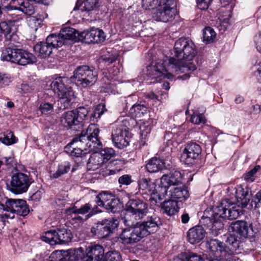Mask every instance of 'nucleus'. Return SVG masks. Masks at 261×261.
Instances as JSON below:
<instances>
[{
	"mask_svg": "<svg viewBox=\"0 0 261 261\" xmlns=\"http://www.w3.org/2000/svg\"><path fill=\"white\" fill-rule=\"evenodd\" d=\"M174 57L167 58L165 63H168V68L171 72L177 74L184 73L183 75L178 76V79L187 80L190 77V74L196 69L192 63L185 61L192 60L196 55L195 45L189 38H180L174 43Z\"/></svg>",
	"mask_w": 261,
	"mask_h": 261,
	"instance_id": "1",
	"label": "nucleus"
},
{
	"mask_svg": "<svg viewBox=\"0 0 261 261\" xmlns=\"http://www.w3.org/2000/svg\"><path fill=\"white\" fill-rule=\"evenodd\" d=\"M229 199L222 200L220 204L214 208L212 217L202 218L200 222L211 231L214 236H217L223 228V221L227 218L229 220L236 219L242 214L241 206L233 205L230 207Z\"/></svg>",
	"mask_w": 261,
	"mask_h": 261,
	"instance_id": "2",
	"label": "nucleus"
},
{
	"mask_svg": "<svg viewBox=\"0 0 261 261\" xmlns=\"http://www.w3.org/2000/svg\"><path fill=\"white\" fill-rule=\"evenodd\" d=\"M99 129L95 124H90L84 134L83 132L65 147V152L71 156L79 157L86 153L85 147L88 145L91 150L96 151L102 148V143L98 137Z\"/></svg>",
	"mask_w": 261,
	"mask_h": 261,
	"instance_id": "3",
	"label": "nucleus"
},
{
	"mask_svg": "<svg viewBox=\"0 0 261 261\" xmlns=\"http://www.w3.org/2000/svg\"><path fill=\"white\" fill-rule=\"evenodd\" d=\"M68 80L65 77L56 78L50 84L54 92L59 97L58 109H65L69 108L75 98L74 92L67 85Z\"/></svg>",
	"mask_w": 261,
	"mask_h": 261,
	"instance_id": "4",
	"label": "nucleus"
},
{
	"mask_svg": "<svg viewBox=\"0 0 261 261\" xmlns=\"http://www.w3.org/2000/svg\"><path fill=\"white\" fill-rule=\"evenodd\" d=\"M126 211V216L123 220L126 226H134L138 221L144 219L151 214L148 204L139 199H130Z\"/></svg>",
	"mask_w": 261,
	"mask_h": 261,
	"instance_id": "5",
	"label": "nucleus"
},
{
	"mask_svg": "<svg viewBox=\"0 0 261 261\" xmlns=\"http://www.w3.org/2000/svg\"><path fill=\"white\" fill-rule=\"evenodd\" d=\"M127 117H120L113 124L112 139L115 147L123 149L129 145L130 134L128 131Z\"/></svg>",
	"mask_w": 261,
	"mask_h": 261,
	"instance_id": "6",
	"label": "nucleus"
},
{
	"mask_svg": "<svg viewBox=\"0 0 261 261\" xmlns=\"http://www.w3.org/2000/svg\"><path fill=\"white\" fill-rule=\"evenodd\" d=\"M1 59L18 65L25 66L37 62L36 57L25 50L11 46L4 49Z\"/></svg>",
	"mask_w": 261,
	"mask_h": 261,
	"instance_id": "7",
	"label": "nucleus"
},
{
	"mask_svg": "<svg viewBox=\"0 0 261 261\" xmlns=\"http://www.w3.org/2000/svg\"><path fill=\"white\" fill-rule=\"evenodd\" d=\"M72 78L77 86L86 88L95 83L98 79V73L94 67L82 65L74 70Z\"/></svg>",
	"mask_w": 261,
	"mask_h": 261,
	"instance_id": "8",
	"label": "nucleus"
},
{
	"mask_svg": "<svg viewBox=\"0 0 261 261\" xmlns=\"http://www.w3.org/2000/svg\"><path fill=\"white\" fill-rule=\"evenodd\" d=\"M31 183L28 174L17 171L12 175L8 189L14 194H20L27 192Z\"/></svg>",
	"mask_w": 261,
	"mask_h": 261,
	"instance_id": "9",
	"label": "nucleus"
},
{
	"mask_svg": "<svg viewBox=\"0 0 261 261\" xmlns=\"http://www.w3.org/2000/svg\"><path fill=\"white\" fill-rule=\"evenodd\" d=\"M177 13L174 0H169L166 4L158 7L152 13V18L157 21L167 22L173 20Z\"/></svg>",
	"mask_w": 261,
	"mask_h": 261,
	"instance_id": "10",
	"label": "nucleus"
},
{
	"mask_svg": "<svg viewBox=\"0 0 261 261\" xmlns=\"http://www.w3.org/2000/svg\"><path fill=\"white\" fill-rule=\"evenodd\" d=\"M206 247L208 250L206 259L208 261H223L221 259L229 253L226 251L223 243L216 239H211L207 241Z\"/></svg>",
	"mask_w": 261,
	"mask_h": 261,
	"instance_id": "11",
	"label": "nucleus"
},
{
	"mask_svg": "<svg viewBox=\"0 0 261 261\" xmlns=\"http://www.w3.org/2000/svg\"><path fill=\"white\" fill-rule=\"evenodd\" d=\"M119 225V221L114 218L104 219L98 222L91 231L99 238H105L113 233Z\"/></svg>",
	"mask_w": 261,
	"mask_h": 261,
	"instance_id": "12",
	"label": "nucleus"
},
{
	"mask_svg": "<svg viewBox=\"0 0 261 261\" xmlns=\"http://www.w3.org/2000/svg\"><path fill=\"white\" fill-rule=\"evenodd\" d=\"M19 19L9 20L0 22L1 35H4L7 41L12 43L19 42V38L17 35L18 27L20 25Z\"/></svg>",
	"mask_w": 261,
	"mask_h": 261,
	"instance_id": "13",
	"label": "nucleus"
},
{
	"mask_svg": "<svg viewBox=\"0 0 261 261\" xmlns=\"http://www.w3.org/2000/svg\"><path fill=\"white\" fill-rule=\"evenodd\" d=\"M1 205L4 211L13 212L14 214L21 216H27L30 212L26 201L22 199L7 198L5 204Z\"/></svg>",
	"mask_w": 261,
	"mask_h": 261,
	"instance_id": "14",
	"label": "nucleus"
},
{
	"mask_svg": "<svg viewBox=\"0 0 261 261\" xmlns=\"http://www.w3.org/2000/svg\"><path fill=\"white\" fill-rule=\"evenodd\" d=\"M229 230H232L243 241L247 238H252L256 233L252 224L244 221H236L231 224Z\"/></svg>",
	"mask_w": 261,
	"mask_h": 261,
	"instance_id": "15",
	"label": "nucleus"
},
{
	"mask_svg": "<svg viewBox=\"0 0 261 261\" xmlns=\"http://www.w3.org/2000/svg\"><path fill=\"white\" fill-rule=\"evenodd\" d=\"M136 223L144 237H146L150 233L155 232L159 229L161 221L160 218L155 215L149 214L142 222Z\"/></svg>",
	"mask_w": 261,
	"mask_h": 261,
	"instance_id": "16",
	"label": "nucleus"
},
{
	"mask_svg": "<svg viewBox=\"0 0 261 261\" xmlns=\"http://www.w3.org/2000/svg\"><path fill=\"white\" fill-rule=\"evenodd\" d=\"M135 224L134 227L128 226V227L123 229L119 236L122 243L129 244L136 243L144 237L137 223Z\"/></svg>",
	"mask_w": 261,
	"mask_h": 261,
	"instance_id": "17",
	"label": "nucleus"
},
{
	"mask_svg": "<svg viewBox=\"0 0 261 261\" xmlns=\"http://www.w3.org/2000/svg\"><path fill=\"white\" fill-rule=\"evenodd\" d=\"M201 153V146L195 142H191L185 145L183 156L187 164H193L199 159Z\"/></svg>",
	"mask_w": 261,
	"mask_h": 261,
	"instance_id": "18",
	"label": "nucleus"
},
{
	"mask_svg": "<svg viewBox=\"0 0 261 261\" xmlns=\"http://www.w3.org/2000/svg\"><path fill=\"white\" fill-rule=\"evenodd\" d=\"M81 38L87 43H98L103 42L106 39L104 32L100 29L92 28L84 31L80 34Z\"/></svg>",
	"mask_w": 261,
	"mask_h": 261,
	"instance_id": "19",
	"label": "nucleus"
},
{
	"mask_svg": "<svg viewBox=\"0 0 261 261\" xmlns=\"http://www.w3.org/2000/svg\"><path fill=\"white\" fill-rule=\"evenodd\" d=\"M85 252L84 261H101L105 256L103 247L98 244H91L86 247Z\"/></svg>",
	"mask_w": 261,
	"mask_h": 261,
	"instance_id": "20",
	"label": "nucleus"
},
{
	"mask_svg": "<svg viewBox=\"0 0 261 261\" xmlns=\"http://www.w3.org/2000/svg\"><path fill=\"white\" fill-rule=\"evenodd\" d=\"M231 190L234 192L237 204L241 206L242 208L245 207L250 201L251 192L250 190L247 188H243L242 186H237L236 188H232Z\"/></svg>",
	"mask_w": 261,
	"mask_h": 261,
	"instance_id": "21",
	"label": "nucleus"
},
{
	"mask_svg": "<svg viewBox=\"0 0 261 261\" xmlns=\"http://www.w3.org/2000/svg\"><path fill=\"white\" fill-rule=\"evenodd\" d=\"M164 60L163 63L157 62L154 65H149L147 67L146 74L152 79H157L163 75L167 74L168 71L171 72L168 68V63H165Z\"/></svg>",
	"mask_w": 261,
	"mask_h": 261,
	"instance_id": "22",
	"label": "nucleus"
},
{
	"mask_svg": "<svg viewBox=\"0 0 261 261\" xmlns=\"http://www.w3.org/2000/svg\"><path fill=\"white\" fill-rule=\"evenodd\" d=\"M4 7L5 10H18L29 15L33 14L34 12L33 5L28 1L24 0H11L8 5H4Z\"/></svg>",
	"mask_w": 261,
	"mask_h": 261,
	"instance_id": "23",
	"label": "nucleus"
},
{
	"mask_svg": "<svg viewBox=\"0 0 261 261\" xmlns=\"http://www.w3.org/2000/svg\"><path fill=\"white\" fill-rule=\"evenodd\" d=\"M205 234V230L201 226H195L187 232L188 241L192 244L198 243L204 239Z\"/></svg>",
	"mask_w": 261,
	"mask_h": 261,
	"instance_id": "24",
	"label": "nucleus"
},
{
	"mask_svg": "<svg viewBox=\"0 0 261 261\" xmlns=\"http://www.w3.org/2000/svg\"><path fill=\"white\" fill-rule=\"evenodd\" d=\"M138 184L139 191H142V194L150 195L152 197L153 194L155 193L156 185L150 178H142L140 179L138 181Z\"/></svg>",
	"mask_w": 261,
	"mask_h": 261,
	"instance_id": "25",
	"label": "nucleus"
},
{
	"mask_svg": "<svg viewBox=\"0 0 261 261\" xmlns=\"http://www.w3.org/2000/svg\"><path fill=\"white\" fill-rule=\"evenodd\" d=\"M161 179L162 184H167L170 187L181 184L182 176L180 172L173 171L170 172L168 174L163 175Z\"/></svg>",
	"mask_w": 261,
	"mask_h": 261,
	"instance_id": "26",
	"label": "nucleus"
},
{
	"mask_svg": "<svg viewBox=\"0 0 261 261\" xmlns=\"http://www.w3.org/2000/svg\"><path fill=\"white\" fill-rule=\"evenodd\" d=\"M61 124L64 127L72 128L80 124L73 111H69L62 114L60 118Z\"/></svg>",
	"mask_w": 261,
	"mask_h": 261,
	"instance_id": "27",
	"label": "nucleus"
},
{
	"mask_svg": "<svg viewBox=\"0 0 261 261\" xmlns=\"http://www.w3.org/2000/svg\"><path fill=\"white\" fill-rule=\"evenodd\" d=\"M169 192V198L177 201H182L189 197V191L185 186L174 188Z\"/></svg>",
	"mask_w": 261,
	"mask_h": 261,
	"instance_id": "28",
	"label": "nucleus"
},
{
	"mask_svg": "<svg viewBox=\"0 0 261 261\" xmlns=\"http://www.w3.org/2000/svg\"><path fill=\"white\" fill-rule=\"evenodd\" d=\"M162 208L164 213L169 216H172L178 212L179 207L177 201L171 199L165 200L162 204Z\"/></svg>",
	"mask_w": 261,
	"mask_h": 261,
	"instance_id": "29",
	"label": "nucleus"
},
{
	"mask_svg": "<svg viewBox=\"0 0 261 261\" xmlns=\"http://www.w3.org/2000/svg\"><path fill=\"white\" fill-rule=\"evenodd\" d=\"M101 156L97 152L92 153L87 162V168L90 170H95L100 167L104 163Z\"/></svg>",
	"mask_w": 261,
	"mask_h": 261,
	"instance_id": "30",
	"label": "nucleus"
},
{
	"mask_svg": "<svg viewBox=\"0 0 261 261\" xmlns=\"http://www.w3.org/2000/svg\"><path fill=\"white\" fill-rule=\"evenodd\" d=\"M164 167L163 161L158 158L151 159L146 165L147 170L150 173L158 172L164 168Z\"/></svg>",
	"mask_w": 261,
	"mask_h": 261,
	"instance_id": "31",
	"label": "nucleus"
},
{
	"mask_svg": "<svg viewBox=\"0 0 261 261\" xmlns=\"http://www.w3.org/2000/svg\"><path fill=\"white\" fill-rule=\"evenodd\" d=\"M34 50L36 54L41 58H45L49 56L52 52V48L49 45L47 44V42H40L36 44L34 46Z\"/></svg>",
	"mask_w": 261,
	"mask_h": 261,
	"instance_id": "32",
	"label": "nucleus"
},
{
	"mask_svg": "<svg viewBox=\"0 0 261 261\" xmlns=\"http://www.w3.org/2000/svg\"><path fill=\"white\" fill-rule=\"evenodd\" d=\"M59 34L61 38L64 39V44L69 40H73L75 42L77 41L78 38L76 37V34L79 35L74 29L70 27H66L62 29Z\"/></svg>",
	"mask_w": 261,
	"mask_h": 261,
	"instance_id": "33",
	"label": "nucleus"
},
{
	"mask_svg": "<svg viewBox=\"0 0 261 261\" xmlns=\"http://www.w3.org/2000/svg\"><path fill=\"white\" fill-rule=\"evenodd\" d=\"M69 261H84L86 252L82 247L72 248L67 250Z\"/></svg>",
	"mask_w": 261,
	"mask_h": 261,
	"instance_id": "34",
	"label": "nucleus"
},
{
	"mask_svg": "<svg viewBox=\"0 0 261 261\" xmlns=\"http://www.w3.org/2000/svg\"><path fill=\"white\" fill-rule=\"evenodd\" d=\"M57 244H65L69 242L72 238L70 230L65 228L58 229L56 230Z\"/></svg>",
	"mask_w": 261,
	"mask_h": 261,
	"instance_id": "35",
	"label": "nucleus"
},
{
	"mask_svg": "<svg viewBox=\"0 0 261 261\" xmlns=\"http://www.w3.org/2000/svg\"><path fill=\"white\" fill-rule=\"evenodd\" d=\"M148 112V108L144 104L136 103L130 109L129 112L133 117L141 118Z\"/></svg>",
	"mask_w": 261,
	"mask_h": 261,
	"instance_id": "36",
	"label": "nucleus"
},
{
	"mask_svg": "<svg viewBox=\"0 0 261 261\" xmlns=\"http://www.w3.org/2000/svg\"><path fill=\"white\" fill-rule=\"evenodd\" d=\"M169 187V186L167 184L163 185L161 181L160 185L159 186L158 188L156 189L155 193L153 194V196L152 197L150 198V200H155V202H157V198H158V200L160 201L165 198L166 196L169 197V195L167 194V189Z\"/></svg>",
	"mask_w": 261,
	"mask_h": 261,
	"instance_id": "37",
	"label": "nucleus"
},
{
	"mask_svg": "<svg viewBox=\"0 0 261 261\" xmlns=\"http://www.w3.org/2000/svg\"><path fill=\"white\" fill-rule=\"evenodd\" d=\"M121 206L122 203L120 200L113 196V198H111L108 202L105 204L103 207L109 212L115 213L120 210Z\"/></svg>",
	"mask_w": 261,
	"mask_h": 261,
	"instance_id": "38",
	"label": "nucleus"
},
{
	"mask_svg": "<svg viewBox=\"0 0 261 261\" xmlns=\"http://www.w3.org/2000/svg\"><path fill=\"white\" fill-rule=\"evenodd\" d=\"M18 139L13 133L10 130L0 134V141L6 145H11L16 143Z\"/></svg>",
	"mask_w": 261,
	"mask_h": 261,
	"instance_id": "39",
	"label": "nucleus"
},
{
	"mask_svg": "<svg viewBox=\"0 0 261 261\" xmlns=\"http://www.w3.org/2000/svg\"><path fill=\"white\" fill-rule=\"evenodd\" d=\"M47 44L49 45L51 48H58L64 44V39L61 38L60 34H51L48 36L46 39Z\"/></svg>",
	"mask_w": 261,
	"mask_h": 261,
	"instance_id": "40",
	"label": "nucleus"
},
{
	"mask_svg": "<svg viewBox=\"0 0 261 261\" xmlns=\"http://www.w3.org/2000/svg\"><path fill=\"white\" fill-rule=\"evenodd\" d=\"M97 4L98 0H84L78 9L82 12L88 13L93 11L96 7Z\"/></svg>",
	"mask_w": 261,
	"mask_h": 261,
	"instance_id": "41",
	"label": "nucleus"
},
{
	"mask_svg": "<svg viewBox=\"0 0 261 261\" xmlns=\"http://www.w3.org/2000/svg\"><path fill=\"white\" fill-rule=\"evenodd\" d=\"M41 240L51 245L57 244L56 230H50L45 232L41 237Z\"/></svg>",
	"mask_w": 261,
	"mask_h": 261,
	"instance_id": "42",
	"label": "nucleus"
},
{
	"mask_svg": "<svg viewBox=\"0 0 261 261\" xmlns=\"http://www.w3.org/2000/svg\"><path fill=\"white\" fill-rule=\"evenodd\" d=\"M169 0H142V7L145 9H154L165 5Z\"/></svg>",
	"mask_w": 261,
	"mask_h": 261,
	"instance_id": "43",
	"label": "nucleus"
},
{
	"mask_svg": "<svg viewBox=\"0 0 261 261\" xmlns=\"http://www.w3.org/2000/svg\"><path fill=\"white\" fill-rule=\"evenodd\" d=\"M229 232L226 240V243L227 245L231 246L233 249H236L239 247V244L242 240L232 230H229Z\"/></svg>",
	"mask_w": 261,
	"mask_h": 261,
	"instance_id": "44",
	"label": "nucleus"
},
{
	"mask_svg": "<svg viewBox=\"0 0 261 261\" xmlns=\"http://www.w3.org/2000/svg\"><path fill=\"white\" fill-rule=\"evenodd\" d=\"M113 196L107 191H103L97 195L95 199L96 203L98 206H105V204L113 198Z\"/></svg>",
	"mask_w": 261,
	"mask_h": 261,
	"instance_id": "45",
	"label": "nucleus"
},
{
	"mask_svg": "<svg viewBox=\"0 0 261 261\" xmlns=\"http://www.w3.org/2000/svg\"><path fill=\"white\" fill-rule=\"evenodd\" d=\"M70 167L71 165L68 162L61 163L59 165L57 171L53 174L52 176L54 178H58L67 173L69 171Z\"/></svg>",
	"mask_w": 261,
	"mask_h": 261,
	"instance_id": "46",
	"label": "nucleus"
},
{
	"mask_svg": "<svg viewBox=\"0 0 261 261\" xmlns=\"http://www.w3.org/2000/svg\"><path fill=\"white\" fill-rule=\"evenodd\" d=\"M216 33L211 27H206L203 30V41L206 43H210L214 40Z\"/></svg>",
	"mask_w": 261,
	"mask_h": 261,
	"instance_id": "47",
	"label": "nucleus"
},
{
	"mask_svg": "<svg viewBox=\"0 0 261 261\" xmlns=\"http://www.w3.org/2000/svg\"><path fill=\"white\" fill-rule=\"evenodd\" d=\"M91 208V205L89 203H86L82 205L80 208L75 206L69 208L68 212L71 214H82L84 215L87 213Z\"/></svg>",
	"mask_w": 261,
	"mask_h": 261,
	"instance_id": "48",
	"label": "nucleus"
},
{
	"mask_svg": "<svg viewBox=\"0 0 261 261\" xmlns=\"http://www.w3.org/2000/svg\"><path fill=\"white\" fill-rule=\"evenodd\" d=\"M103 261H121V257L119 252L116 250L109 251L106 253Z\"/></svg>",
	"mask_w": 261,
	"mask_h": 261,
	"instance_id": "49",
	"label": "nucleus"
},
{
	"mask_svg": "<svg viewBox=\"0 0 261 261\" xmlns=\"http://www.w3.org/2000/svg\"><path fill=\"white\" fill-rule=\"evenodd\" d=\"M55 101L42 102L39 106V110L41 112L45 115L49 114L54 111V104Z\"/></svg>",
	"mask_w": 261,
	"mask_h": 261,
	"instance_id": "50",
	"label": "nucleus"
},
{
	"mask_svg": "<svg viewBox=\"0 0 261 261\" xmlns=\"http://www.w3.org/2000/svg\"><path fill=\"white\" fill-rule=\"evenodd\" d=\"M98 153L101 155V158L104 163L111 159L115 154L114 150L112 148H105Z\"/></svg>",
	"mask_w": 261,
	"mask_h": 261,
	"instance_id": "51",
	"label": "nucleus"
},
{
	"mask_svg": "<svg viewBox=\"0 0 261 261\" xmlns=\"http://www.w3.org/2000/svg\"><path fill=\"white\" fill-rule=\"evenodd\" d=\"M73 111L74 113H75L76 119L78 120L80 123H81L82 121L87 117L88 113L87 109L84 107H79L75 110Z\"/></svg>",
	"mask_w": 261,
	"mask_h": 261,
	"instance_id": "52",
	"label": "nucleus"
},
{
	"mask_svg": "<svg viewBox=\"0 0 261 261\" xmlns=\"http://www.w3.org/2000/svg\"><path fill=\"white\" fill-rule=\"evenodd\" d=\"M183 255L187 258V261H204L200 254L192 251L185 252Z\"/></svg>",
	"mask_w": 261,
	"mask_h": 261,
	"instance_id": "53",
	"label": "nucleus"
},
{
	"mask_svg": "<svg viewBox=\"0 0 261 261\" xmlns=\"http://www.w3.org/2000/svg\"><path fill=\"white\" fill-rule=\"evenodd\" d=\"M191 121L195 124L205 123L206 119L204 115L199 113H194L191 117Z\"/></svg>",
	"mask_w": 261,
	"mask_h": 261,
	"instance_id": "54",
	"label": "nucleus"
},
{
	"mask_svg": "<svg viewBox=\"0 0 261 261\" xmlns=\"http://www.w3.org/2000/svg\"><path fill=\"white\" fill-rule=\"evenodd\" d=\"M259 169V165L255 166L244 175L245 180L248 182H252L254 180V174Z\"/></svg>",
	"mask_w": 261,
	"mask_h": 261,
	"instance_id": "55",
	"label": "nucleus"
},
{
	"mask_svg": "<svg viewBox=\"0 0 261 261\" xmlns=\"http://www.w3.org/2000/svg\"><path fill=\"white\" fill-rule=\"evenodd\" d=\"M251 205L255 209L261 207V190L255 194L251 201Z\"/></svg>",
	"mask_w": 261,
	"mask_h": 261,
	"instance_id": "56",
	"label": "nucleus"
},
{
	"mask_svg": "<svg viewBox=\"0 0 261 261\" xmlns=\"http://www.w3.org/2000/svg\"><path fill=\"white\" fill-rule=\"evenodd\" d=\"M133 182L132 176L128 174H124L120 176L118 179V182L120 185L128 186Z\"/></svg>",
	"mask_w": 261,
	"mask_h": 261,
	"instance_id": "57",
	"label": "nucleus"
},
{
	"mask_svg": "<svg viewBox=\"0 0 261 261\" xmlns=\"http://www.w3.org/2000/svg\"><path fill=\"white\" fill-rule=\"evenodd\" d=\"M212 2V0H197V7L201 10H206Z\"/></svg>",
	"mask_w": 261,
	"mask_h": 261,
	"instance_id": "58",
	"label": "nucleus"
},
{
	"mask_svg": "<svg viewBox=\"0 0 261 261\" xmlns=\"http://www.w3.org/2000/svg\"><path fill=\"white\" fill-rule=\"evenodd\" d=\"M44 17L42 16H32L30 19V22L31 24H34L35 27L40 26L43 19Z\"/></svg>",
	"mask_w": 261,
	"mask_h": 261,
	"instance_id": "59",
	"label": "nucleus"
},
{
	"mask_svg": "<svg viewBox=\"0 0 261 261\" xmlns=\"http://www.w3.org/2000/svg\"><path fill=\"white\" fill-rule=\"evenodd\" d=\"M5 211L7 212L0 215V220L1 221L5 222L8 219H13L15 217V214L13 212L8 211Z\"/></svg>",
	"mask_w": 261,
	"mask_h": 261,
	"instance_id": "60",
	"label": "nucleus"
},
{
	"mask_svg": "<svg viewBox=\"0 0 261 261\" xmlns=\"http://www.w3.org/2000/svg\"><path fill=\"white\" fill-rule=\"evenodd\" d=\"M254 41L256 49L261 53V34L254 36Z\"/></svg>",
	"mask_w": 261,
	"mask_h": 261,
	"instance_id": "61",
	"label": "nucleus"
},
{
	"mask_svg": "<svg viewBox=\"0 0 261 261\" xmlns=\"http://www.w3.org/2000/svg\"><path fill=\"white\" fill-rule=\"evenodd\" d=\"M10 83L9 79L4 76L0 75V87H3L5 86L8 85Z\"/></svg>",
	"mask_w": 261,
	"mask_h": 261,
	"instance_id": "62",
	"label": "nucleus"
},
{
	"mask_svg": "<svg viewBox=\"0 0 261 261\" xmlns=\"http://www.w3.org/2000/svg\"><path fill=\"white\" fill-rule=\"evenodd\" d=\"M142 136L146 137L147 134H149L151 128L148 126L142 125L140 127Z\"/></svg>",
	"mask_w": 261,
	"mask_h": 261,
	"instance_id": "63",
	"label": "nucleus"
},
{
	"mask_svg": "<svg viewBox=\"0 0 261 261\" xmlns=\"http://www.w3.org/2000/svg\"><path fill=\"white\" fill-rule=\"evenodd\" d=\"M258 67L256 70L254 72V74L256 77H257L259 81L261 83V63L258 65Z\"/></svg>",
	"mask_w": 261,
	"mask_h": 261,
	"instance_id": "64",
	"label": "nucleus"
}]
</instances>
